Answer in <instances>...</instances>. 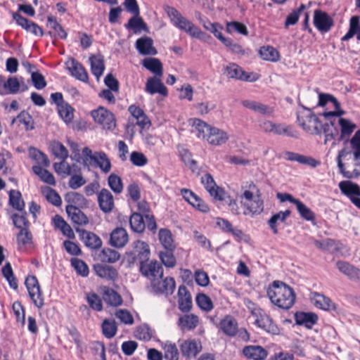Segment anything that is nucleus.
<instances>
[{"label":"nucleus","mask_w":360,"mask_h":360,"mask_svg":"<svg viewBox=\"0 0 360 360\" xmlns=\"http://www.w3.org/2000/svg\"><path fill=\"white\" fill-rule=\"evenodd\" d=\"M267 295L274 304L283 309H289L295 302L293 289L282 281H274L267 290Z\"/></svg>","instance_id":"f257e3e1"},{"label":"nucleus","mask_w":360,"mask_h":360,"mask_svg":"<svg viewBox=\"0 0 360 360\" xmlns=\"http://www.w3.org/2000/svg\"><path fill=\"white\" fill-rule=\"evenodd\" d=\"M164 11L174 26L189 34L191 37L206 41L209 37L191 21L188 20L174 7L165 5Z\"/></svg>","instance_id":"f03ea898"},{"label":"nucleus","mask_w":360,"mask_h":360,"mask_svg":"<svg viewBox=\"0 0 360 360\" xmlns=\"http://www.w3.org/2000/svg\"><path fill=\"white\" fill-rule=\"evenodd\" d=\"M241 204L245 207L248 213L252 214H260L264 210V202L261 198L259 188L254 184H250L248 189L240 195Z\"/></svg>","instance_id":"7ed1b4c3"},{"label":"nucleus","mask_w":360,"mask_h":360,"mask_svg":"<svg viewBox=\"0 0 360 360\" xmlns=\"http://www.w3.org/2000/svg\"><path fill=\"white\" fill-rule=\"evenodd\" d=\"M301 110L297 112L300 126L307 133L319 135L321 133L323 124L317 116L308 108L301 105Z\"/></svg>","instance_id":"20e7f679"},{"label":"nucleus","mask_w":360,"mask_h":360,"mask_svg":"<svg viewBox=\"0 0 360 360\" xmlns=\"http://www.w3.org/2000/svg\"><path fill=\"white\" fill-rule=\"evenodd\" d=\"M25 283L34 306L38 309L42 308L44 300L37 278L34 276H29L27 277Z\"/></svg>","instance_id":"39448f33"},{"label":"nucleus","mask_w":360,"mask_h":360,"mask_svg":"<svg viewBox=\"0 0 360 360\" xmlns=\"http://www.w3.org/2000/svg\"><path fill=\"white\" fill-rule=\"evenodd\" d=\"M91 115L95 122L101 125L103 129L113 130L115 128V115L103 107L92 110Z\"/></svg>","instance_id":"423d86ee"},{"label":"nucleus","mask_w":360,"mask_h":360,"mask_svg":"<svg viewBox=\"0 0 360 360\" xmlns=\"http://www.w3.org/2000/svg\"><path fill=\"white\" fill-rule=\"evenodd\" d=\"M27 90H28V86L25 84L23 77H9L2 87H0V94H16Z\"/></svg>","instance_id":"0eeeda50"},{"label":"nucleus","mask_w":360,"mask_h":360,"mask_svg":"<svg viewBox=\"0 0 360 360\" xmlns=\"http://www.w3.org/2000/svg\"><path fill=\"white\" fill-rule=\"evenodd\" d=\"M139 271L142 276L149 280L150 283L156 278L163 276V267L156 260H150L140 264Z\"/></svg>","instance_id":"6e6552de"},{"label":"nucleus","mask_w":360,"mask_h":360,"mask_svg":"<svg viewBox=\"0 0 360 360\" xmlns=\"http://www.w3.org/2000/svg\"><path fill=\"white\" fill-rule=\"evenodd\" d=\"M314 25L319 32L326 33L330 30L334 21L326 12L317 9L314 13Z\"/></svg>","instance_id":"1a4fd4ad"},{"label":"nucleus","mask_w":360,"mask_h":360,"mask_svg":"<svg viewBox=\"0 0 360 360\" xmlns=\"http://www.w3.org/2000/svg\"><path fill=\"white\" fill-rule=\"evenodd\" d=\"M150 285L157 293L172 295L175 289V281L172 277H160L152 281Z\"/></svg>","instance_id":"9d476101"},{"label":"nucleus","mask_w":360,"mask_h":360,"mask_svg":"<svg viewBox=\"0 0 360 360\" xmlns=\"http://www.w3.org/2000/svg\"><path fill=\"white\" fill-rule=\"evenodd\" d=\"M350 152L345 148L340 150L338 152L337 157V163L339 168L340 173L346 179H356L360 176V160L355 161L354 165L359 167V169H354L352 172H349L345 169V164L342 162V158H345Z\"/></svg>","instance_id":"9b49d317"},{"label":"nucleus","mask_w":360,"mask_h":360,"mask_svg":"<svg viewBox=\"0 0 360 360\" xmlns=\"http://www.w3.org/2000/svg\"><path fill=\"white\" fill-rule=\"evenodd\" d=\"M224 74L227 77L236 79L242 81L253 82L257 79V77H251V75L245 72L236 63H230L224 68Z\"/></svg>","instance_id":"f8f14e48"},{"label":"nucleus","mask_w":360,"mask_h":360,"mask_svg":"<svg viewBox=\"0 0 360 360\" xmlns=\"http://www.w3.org/2000/svg\"><path fill=\"white\" fill-rule=\"evenodd\" d=\"M242 353L245 357L250 360H264L268 352L260 345H250L243 348Z\"/></svg>","instance_id":"ddd939ff"},{"label":"nucleus","mask_w":360,"mask_h":360,"mask_svg":"<svg viewBox=\"0 0 360 360\" xmlns=\"http://www.w3.org/2000/svg\"><path fill=\"white\" fill-rule=\"evenodd\" d=\"M134 259L139 262V265L150 261V250L147 243L137 240L134 243Z\"/></svg>","instance_id":"4468645a"},{"label":"nucleus","mask_w":360,"mask_h":360,"mask_svg":"<svg viewBox=\"0 0 360 360\" xmlns=\"http://www.w3.org/2000/svg\"><path fill=\"white\" fill-rule=\"evenodd\" d=\"M98 202L101 210L105 213H110L114 208L113 195L106 188H103L98 193Z\"/></svg>","instance_id":"2eb2a0df"},{"label":"nucleus","mask_w":360,"mask_h":360,"mask_svg":"<svg viewBox=\"0 0 360 360\" xmlns=\"http://www.w3.org/2000/svg\"><path fill=\"white\" fill-rule=\"evenodd\" d=\"M80 240L84 245L91 249L99 248L102 245L101 238L95 233L84 229H77Z\"/></svg>","instance_id":"dca6fc26"},{"label":"nucleus","mask_w":360,"mask_h":360,"mask_svg":"<svg viewBox=\"0 0 360 360\" xmlns=\"http://www.w3.org/2000/svg\"><path fill=\"white\" fill-rule=\"evenodd\" d=\"M136 48L140 54L143 56H155L158 51L153 46V41L149 37H143L136 41Z\"/></svg>","instance_id":"f3484780"},{"label":"nucleus","mask_w":360,"mask_h":360,"mask_svg":"<svg viewBox=\"0 0 360 360\" xmlns=\"http://www.w3.org/2000/svg\"><path fill=\"white\" fill-rule=\"evenodd\" d=\"M128 111L131 116L136 120V124L141 129L148 128L150 126V121L144 111L136 105L129 106Z\"/></svg>","instance_id":"a211bd4d"},{"label":"nucleus","mask_w":360,"mask_h":360,"mask_svg":"<svg viewBox=\"0 0 360 360\" xmlns=\"http://www.w3.org/2000/svg\"><path fill=\"white\" fill-rule=\"evenodd\" d=\"M145 89L152 95L158 93L163 96H167V89L159 77H149L146 82Z\"/></svg>","instance_id":"6ab92c4d"},{"label":"nucleus","mask_w":360,"mask_h":360,"mask_svg":"<svg viewBox=\"0 0 360 360\" xmlns=\"http://www.w3.org/2000/svg\"><path fill=\"white\" fill-rule=\"evenodd\" d=\"M229 135L226 131L219 128L212 127L207 134L206 140L211 145L221 146L224 144L229 140Z\"/></svg>","instance_id":"aec40b11"},{"label":"nucleus","mask_w":360,"mask_h":360,"mask_svg":"<svg viewBox=\"0 0 360 360\" xmlns=\"http://www.w3.org/2000/svg\"><path fill=\"white\" fill-rule=\"evenodd\" d=\"M336 266L341 273L347 276L350 280L354 281H360V269L352 264L345 261H338Z\"/></svg>","instance_id":"412c9836"},{"label":"nucleus","mask_w":360,"mask_h":360,"mask_svg":"<svg viewBox=\"0 0 360 360\" xmlns=\"http://www.w3.org/2000/svg\"><path fill=\"white\" fill-rule=\"evenodd\" d=\"M129 236L124 228H116L110 233V243L112 246L121 248L126 245Z\"/></svg>","instance_id":"4be33fe9"},{"label":"nucleus","mask_w":360,"mask_h":360,"mask_svg":"<svg viewBox=\"0 0 360 360\" xmlns=\"http://www.w3.org/2000/svg\"><path fill=\"white\" fill-rule=\"evenodd\" d=\"M179 309L182 312H188L192 308L191 296L185 285H180L178 289Z\"/></svg>","instance_id":"5701e85b"},{"label":"nucleus","mask_w":360,"mask_h":360,"mask_svg":"<svg viewBox=\"0 0 360 360\" xmlns=\"http://www.w3.org/2000/svg\"><path fill=\"white\" fill-rule=\"evenodd\" d=\"M68 69L70 72L71 75L77 78V79L82 82H87L89 77L88 74L83 67V65L79 63L76 60L72 58L68 63Z\"/></svg>","instance_id":"b1692460"},{"label":"nucleus","mask_w":360,"mask_h":360,"mask_svg":"<svg viewBox=\"0 0 360 360\" xmlns=\"http://www.w3.org/2000/svg\"><path fill=\"white\" fill-rule=\"evenodd\" d=\"M295 320L297 325L311 329L317 323L318 316L314 313L298 311L295 314Z\"/></svg>","instance_id":"393cba45"},{"label":"nucleus","mask_w":360,"mask_h":360,"mask_svg":"<svg viewBox=\"0 0 360 360\" xmlns=\"http://www.w3.org/2000/svg\"><path fill=\"white\" fill-rule=\"evenodd\" d=\"M66 212L74 224L83 226L89 223L88 217L79 207L75 205H67Z\"/></svg>","instance_id":"a878e982"},{"label":"nucleus","mask_w":360,"mask_h":360,"mask_svg":"<svg viewBox=\"0 0 360 360\" xmlns=\"http://www.w3.org/2000/svg\"><path fill=\"white\" fill-rule=\"evenodd\" d=\"M242 105L246 108L266 116H271L274 112L273 108L255 101L245 100L242 102Z\"/></svg>","instance_id":"bb28decb"},{"label":"nucleus","mask_w":360,"mask_h":360,"mask_svg":"<svg viewBox=\"0 0 360 360\" xmlns=\"http://www.w3.org/2000/svg\"><path fill=\"white\" fill-rule=\"evenodd\" d=\"M311 300L316 307L323 310L327 311L335 308V304L329 297L316 292L311 294Z\"/></svg>","instance_id":"cd10ccee"},{"label":"nucleus","mask_w":360,"mask_h":360,"mask_svg":"<svg viewBox=\"0 0 360 360\" xmlns=\"http://www.w3.org/2000/svg\"><path fill=\"white\" fill-rule=\"evenodd\" d=\"M285 158L289 161H295L300 164L309 165L312 167H316L320 164L318 160L311 157L305 156L297 153L290 151L285 153Z\"/></svg>","instance_id":"c85d7f7f"},{"label":"nucleus","mask_w":360,"mask_h":360,"mask_svg":"<svg viewBox=\"0 0 360 360\" xmlns=\"http://www.w3.org/2000/svg\"><path fill=\"white\" fill-rule=\"evenodd\" d=\"M201 183L204 185L205 189L213 198L219 197V195L222 193L223 189L216 184L210 174L207 173L202 176L201 177Z\"/></svg>","instance_id":"c756f323"},{"label":"nucleus","mask_w":360,"mask_h":360,"mask_svg":"<svg viewBox=\"0 0 360 360\" xmlns=\"http://www.w3.org/2000/svg\"><path fill=\"white\" fill-rule=\"evenodd\" d=\"M198 323L199 319L193 314L181 316L178 320V326L182 330H192L198 326Z\"/></svg>","instance_id":"7c9ffc66"},{"label":"nucleus","mask_w":360,"mask_h":360,"mask_svg":"<svg viewBox=\"0 0 360 360\" xmlns=\"http://www.w3.org/2000/svg\"><path fill=\"white\" fill-rule=\"evenodd\" d=\"M94 271L97 276L106 280L113 281L118 276L117 270L108 265L96 264L94 265Z\"/></svg>","instance_id":"2f4dec72"},{"label":"nucleus","mask_w":360,"mask_h":360,"mask_svg":"<svg viewBox=\"0 0 360 360\" xmlns=\"http://www.w3.org/2000/svg\"><path fill=\"white\" fill-rule=\"evenodd\" d=\"M219 326L221 330L229 336H234L238 331V323L231 316H226L220 321Z\"/></svg>","instance_id":"473e14b6"},{"label":"nucleus","mask_w":360,"mask_h":360,"mask_svg":"<svg viewBox=\"0 0 360 360\" xmlns=\"http://www.w3.org/2000/svg\"><path fill=\"white\" fill-rule=\"evenodd\" d=\"M89 60L91 71L97 79H98L105 70L103 56L101 54L93 55L89 58Z\"/></svg>","instance_id":"72a5a7b5"},{"label":"nucleus","mask_w":360,"mask_h":360,"mask_svg":"<svg viewBox=\"0 0 360 360\" xmlns=\"http://www.w3.org/2000/svg\"><path fill=\"white\" fill-rule=\"evenodd\" d=\"M128 22L124 25V27L128 30H133L134 33L139 32L143 30L148 32V27L146 23L143 21V18L140 17V13L133 14Z\"/></svg>","instance_id":"f704fd0d"},{"label":"nucleus","mask_w":360,"mask_h":360,"mask_svg":"<svg viewBox=\"0 0 360 360\" xmlns=\"http://www.w3.org/2000/svg\"><path fill=\"white\" fill-rule=\"evenodd\" d=\"M181 353L187 357L195 356L200 352V345L194 340H187L180 346Z\"/></svg>","instance_id":"c9c22d12"},{"label":"nucleus","mask_w":360,"mask_h":360,"mask_svg":"<svg viewBox=\"0 0 360 360\" xmlns=\"http://www.w3.org/2000/svg\"><path fill=\"white\" fill-rule=\"evenodd\" d=\"M143 65L157 77H161L162 76V64L159 59L155 58H145L143 60Z\"/></svg>","instance_id":"e433bc0d"},{"label":"nucleus","mask_w":360,"mask_h":360,"mask_svg":"<svg viewBox=\"0 0 360 360\" xmlns=\"http://www.w3.org/2000/svg\"><path fill=\"white\" fill-rule=\"evenodd\" d=\"M290 213L291 212L289 210H287L284 212L281 211L276 214H273L272 217L269 219L268 224L274 234H277L278 233L277 228L278 224L284 222L290 215Z\"/></svg>","instance_id":"4c0bfd02"},{"label":"nucleus","mask_w":360,"mask_h":360,"mask_svg":"<svg viewBox=\"0 0 360 360\" xmlns=\"http://www.w3.org/2000/svg\"><path fill=\"white\" fill-rule=\"evenodd\" d=\"M65 200L69 203L68 205H75L77 207H86L88 204L86 199L82 194L74 191L68 192L65 195Z\"/></svg>","instance_id":"58836bf2"},{"label":"nucleus","mask_w":360,"mask_h":360,"mask_svg":"<svg viewBox=\"0 0 360 360\" xmlns=\"http://www.w3.org/2000/svg\"><path fill=\"white\" fill-rule=\"evenodd\" d=\"M259 53L263 60L271 62H277L281 58L279 52L271 46L261 47Z\"/></svg>","instance_id":"ea45409f"},{"label":"nucleus","mask_w":360,"mask_h":360,"mask_svg":"<svg viewBox=\"0 0 360 360\" xmlns=\"http://www.w3.org/2000/svg\"><path fill=\"white\" fill-rule=\"evenodd\" d=\"M159 240L165 250H174L175 249L172 234L169 230L161 229L159 231Z\"/></svg>","instance_id":"a19ab883"},{"label":"nucleus","mask_w":360,"mask_h":360,"mask_svg":"<svg viewBox=\"0 0 360 360\" xmlns=\"http://www.w3.org/2000/svg\"><path fill=\"white\" fill-rule=\"evenodd\" d=\"M162 347L164 350V356L167 360H178L179 350L176 345L170 341H166L162 343Z\"/></svg>","instance_id":"79ce46f5"},{"label":"nucleus","mask_w":360,"mask_h":360,"mask_svg":"<svg viewBox=\"0 0 360 360\" xmlns=\"http://www.w3.org/2000/svg\"><path fill=\"white\" fill-rule=\"evenodd\" d=\"M32 171L43 182L51 186H54L56 184L55 177L47 169H44L41 166H33Z\"/></svg>","instance_id":"37998d69"},{"label":"nucleus","mask_w":360,"mask_h":360,"mask_svg":"<svg viewBox=\"0 0 360 360\" xmlns=\"http://www.w3.org/2000/svg\"><path fill=\"white\" fill-rule=\"evenodd\" d=\"M93 162L105 174L111 169V162L104 152H96V160H94Z\"/></svg>","instance_id":"c03bdc74"},{"label":"nucleus","mask_w":360,"mask_h":360,"mask_svg":"<svg viewBox=\"0 0 360 360\" xmlns=\"http://www.w3.org/2000/svg\"><path fill=\"white\" fill-rule=\"evenodd\" d=\"M131 229L137 233H142L146 228L143 217L137 212L133 213L129 219Z\"/></svg>","instance_id":"a18cd8bd"},{"label":"nucleus","mask_w":360,"mask_h":360,"mask_svg":"<svg viewBox=\"0 0 360 360\" xmlns=\"http://www.w3.org/2000/svg\"><path fill=\"white\" fill-rule=\"evenodd\" d=\"M339 188L341 192L347 196L351 195H360L359 186L350 181H342L340 182Z\"/></svg>","instance_id":"49530a36"},{"label":"nucleus","mask_w":360,"mask_h":360,"mask_svg":"<svg viewBox=\"0 0 360 360\" xmlns=\"http://www.w3.org/2000/svg\"><path fill=\"white\" fill-rule=\"evenodd\" d=\"M217 224L223 231L230 233L235 237L241 238L243 231L240 229L233 228L232 224L228 220L223 218H217Z\"/></svg>","instance_id":"de8ad7c7"},{"label":"nucleus","mask_w":360,"mask_h":360,"mask_svg":"<svg viewBox=\"0 0 360 360\" xmlns=\"http://www.w3.org/2000/svg\"><path fill=\"white\" fill-rule=\"evenodd\" d=\"M50 148L53 155L60 160L67 159L68 150L60 141H53L50 143Z\"/></svg>","instance_id":"09e8293b"},{"label":"nucleus","mask_w":360,"mask_h":360,"mask_svg":"<svg viewBox=\"0 0 360 360\" xmlns=\"http://www.w3.org/2000/svg\"><path fill=\"white\" fill-rule=\"evenodd\" d=\"M103 298L108 304L112 306H119L122 303L121 296L112 289H105L103 292Z\"/></svg>","instance_id":"8fccbe9b"},{"label":"nucleus","mask_w":360,"mask_h":360,"mask_svg":"<svg viewBox=\"0 0 360 360\" xmlns=\"http://www.w3.org/2000/svg\"><path fill=\"white\" fill-rule=\"evenodd\" d=\"M193 127L195 128L197 136L204 139H206L207 134L212 128L211 126L199 119H194L193 120Z\"/></svg>","instance_id":"3c124183"},{"label":"nucleus","mask_w":360,"mask_h":360,"mask_svg":"<svg viewBox=\"0 0 360 360\" xmlns=\"http://www.w3.org/2000/svg\"><path fill=\"white\" fill-rule=\"evenodd\" d=\"M30 156L37 162L38 166L48 167L50 165L47 155L34 148L30 149Z\"/></svg>","instance_id":"603ef678"},{"label":"nucleus","mask_w":360,"mask_h":360,"mask_svg":"<svg viewBox=\"0 0 360 360\" xmlns=\"http://www.w3.org/2000/svg\"><path fill=\"white\" fill-rule=\"evenodd\" d=\"M47 27L54 32V34L61 39L67 37V32L63 27L58 22L56 18L53 16H49L47 19Z\"/></svg>","instance_id":"864d4df0"},{"label":"nucleus","mask_w":360,"mask_h":360,"mask_svg":"<svg viewBox=\"0 0 360 360\" xmlns=\"http://www.w3.org/2000/svg\"><path fill=\"white\" fill-rule=\"evenodd\" d=\"M100 259L103 262L115 263L120 257V253L111 248H103L99 255Z\"/></svg>","instance_id":"5fc2aeb1"},{"label":"nucleus","mask_w":360,"mask_h":360,"mask_svg":"<svg viewBox=\"0 0 360 360\" xmlns=\"http://www.w3.org/2000/svg\"><path fill=\"white\" fill-rule=\"evenodd\" d=\"M117 327L115 320L105 319L102 323V332L107 338H113L117 333Z\"/></svg>","instance_id":"6e6d98bb"},{"label":"nucleus","mask_w":360,"mask_h":360,"mask_svg":"<svg viewBox=\"0 0 360 360\" xmlns=\"http://www.w3.org/2000/svg\"><path fill=\"white\" fill-rule=\"evenodd\" d=\"M9 203L15 209L18 210H22L25 207V202L22 199V195L20 191L11 190L9 192Z\"/></svg>","instance_id":"4d7b16f0"},{"label":"nucleus","mask_w":360,"mask_h":360,"mask_svg":"<svg viewBox=\"0 0 360 360\" xmlns=\"http://www.w3.org/2000/svg\"><path fill=\"white\" fill-rule=\"evenodd\" d=\"M295 206L302 218L307 221L315 219V214L300 200L296 201Z\"/></svg>","instance_id":"13d9d810"},{"label":"nucleus","mask_w":360,"mask_h":360,"mask_svg":"<svg viewBox=\"0 0 360 360\" xmlns=\"http://www.w3.org/2000/svg\"><path fill=\"white\" fill-rule=\"evenodd\" d=\"M2 274L8 282L10 287L16 290L18 288V283L9 262H6L5 266L2 268Z\"/></svg>","instance_id":"bf43d9fd"},{"label":"nucleus","mask_w":360,"mask_h":360,"mask_svg":"<svg viewBox=\"0 0 360 360\" xmlns=\"http://www.w3.org/2000/svg\"><path fill=\"white\" fill-rule=\"evenodd\" d=\"M58 111L65 122L69 123L72 120L74 109L67 103L60 105Z\"/></svg>","instance_id":"052dcab7"},{"label":"nucleus","mask_w":360,"mask_h":360,"mask_svg":"<svg viewBox=\"0 0 360 360\" xmlns=\"http://www.w3.org/2000/svg\"><path fill=\"white\" fill-rule=\"evenodd\" d=\"M339 124L341 127L342 138L350 136L353 131L356 128V125L355 124L345 118H340L339 120Z\"/></svg>","instance_id":"680f3d73"},{"label":"nucleus","mask_w":360,"mask_h":360,"mask_svg":"<svg viewBox=\"0 0 360 360\" xmlns=\"http://www.w3.org/2000/svg\"><path fill=\"white\" fill-rule=\"evenodd\" d=\"M108 185L115 193H120L123 191V184L121 178L115 174H111L108 176Z\"/></svg>","instance_id":"e2e57ef3"},{"label":"nucleus","mask_w":360,"mask_h":360,"mask_svg":"<svg viewBox=\"0 0 360 360\" xmlns=\"http://www.w3.org/2000/svg\"><path fill=\"white\" fill-rule=\"evenodd\" d=\"M350 144L354 150V161H359L360 160V129L355 132L350 140Z\"/></svg>","instance_id":"0e129e2a"},{"label":"nucleus","mask_w":360,"mask_h":360,"mask_svg":"<svg viewBox=\"0 0 360 360\" xmlns=\"http://www.w3.org/2000/svg\"><path fill=\"white\" fill-rule=\"evenodd\" d=\"M71 264L79 275L82 276H88L89 268L84 261L78 258H72L71 259Z\"/></svg>","instance_id":"69168bd1"},{"label":"nucleus","mask_w":360,"mask_h":360,"mask_svg":"<svg viewBox=\"0 0 360 360\" xmlns=\"http://www.w3.org/2000/svg\"><path fill=\"white\" fill-rule=\"evenodd\" d=\"M196 302L200 309L206 311H209L213 308L211 299L205 294H199L196 297Z\"/></svg>","instance_id":"338daca9"},{"label":"nucleus","mask_w":360,"mask_h":360,"mask_svg":"<svg viewBox=\"0 0 360 360\" xmlns=\"http://www.w3.org/2000/svg\"><path fill=\"white\" fill-rule=\"evenodd\" d=\"M174 250H167L160 252L162 262L167 267L172 268L176 265V258L173 255Z\"/></svg>","instance_id":"774afa93"}]
</instances>
